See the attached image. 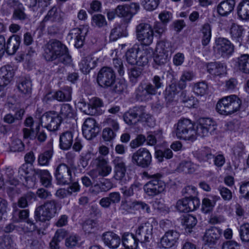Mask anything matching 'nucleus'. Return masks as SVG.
I'll list each match as a JSON object with an SVG mask.
<instances>
[{
	"label": "nucleus",
	"instance_id": "e2e57ef3",
	"mask_svg": "<svg viewBox=\"0 0 249 249\" xmlns=\"http://www.w3.org/2000/svg\"><path fill=\"white\" fill-rule=\"evenodd\" d=\"M214 204L215 203L212 202L210 199L204 198L202 201L201 210L203 213H208L212 211Z\"/></svg>",
	"mask_w": 249,
	"mask_h": 249
},
{
	"label": "nucleus",
	"instance_id": "0e129e2a",
	"mask_svg": "<svg viewBox=\"0 0 249 249\" xmlns=\"http://www.w3.org/2000/svg\"><path fill=\"white\" fill-rule=\"evenodd\" d=\"M142 74V70L139 68H133L130 70L128 73L129 78L130 81L133 83H136L138 78Z\"/></svg>",
	"mask_w": 249,
	"mask_h": 249
},
{
	"label": "nucleus",
	"instance_id": "f704fd0d",
	"mask_svg": "<svg viewBox=\"0 0 249 249\" xmlns=\"http://www.w3.org/2000/svg\"><path fill=\"white\" fill-rule=\"evenodd\" d=\"M75 110L69 104H64L61 105L60 110L58 114L60 118L62 119H71L74 117Z\"/></svg>",
	"mask_w": 249,
	"mask_h": 249
},
{
	"label": "nucleus",
	"instance_id": "58836bf2",
	"mask_svg": "<svg viewBox=\"0 0 249 249\" xmlns=\"http://www.w3.org/2000/svg\"><path fill=\"white\" fill-rule=\"evenodd\" d=\"M116 15L119 17L124 18L126 20L129 21L132 15L129 10V7L127 5H119L115 9Z\"/></svg>",
	"mask_w": 249,
	"mask_h": 249
},
{
	"label": "nucleus",
	"instance_id": "052dcab7",
	"mask_svg": "<svg viewBox=\"0 0 249 249\" xmlns=\"http://www.w3.org/2000/svg\"><path fill=\"white\" fill-rule=\"evenodd\" d=\"M187 213L195 210L199 206L200 201L197 197L187 198Z\"/></svg>",
	"mask_w": 249,
	"mask_h": 249
},
{
	"label": "nucleus",
	"instance_id": "c9c22d12",
	"mask_svg": "<svg viewBox=\"0 0 249 249\" xmlns=\"http://www.w3.org/2000/svg\"><path fill=\"white\" fill-rule=\"evenodd\" d=\"M35 174L39 175L41 184L46 188L52 185V177L48 171L37 170L35 171Z\"/></svg>",
	"mask_w": 249,
	"mask_h": 249
},
{
	"label": "nucleus",
	"instance_id": "c03bdc74",
	"mask_svg": "<svg viewBox=\"0 0 249 249\" xmlns=\"http://www.w3.org/2000/svg\"><path fill=\"white\" fill-rule=\"evenodd\" d=\"M194 76V73L191 71H184L180 78L178 86L179 89H183L186 87V82L192 80Z\"/></svg>",
	"mask_w": 249,
	"mask_h": 249
},
{
	"label": "nucleus",
	"instance_id": "ea45409f",
	"mask_svg": "<svg viewBox=\"0 0 249 249\" xmlns=\"http://www.w3.org/2000/svg\"><path fill=\"white\" fill-rule=\"evenodd\" d=\"M32 82L29 78H23L21 79L18 85V89L19 91L25 94H29L32 91Z\"/></svg>",
	"mask_w": 249,
	"mask_h": 249
},
{
	"label": "nucleus",
	"instance_id": "72a5a7b5",
	"mask_svg": "<svg viewBox=\"0 0 249 249\" xmlns=\"http://www.w3.org/2000/svg\"><path fill=\"white\" fill-rule=\"evenodd\" d=\"M237 65L241 72L249 74V54H243L238 57Z\"/></svg>",
	"mask_w": 249,
	"mask_h": 249
},
{
	"label": "nucleus",
	"instance_id": "c85d7f7f",
	"mask_svg": "<svg viewBox=\"0 0 249 249\" xmlns=\"http://www.w3.org/2000/svg\"><path fill=\"white\" fill-rule=\"evenodd\" d=\"M121 240L125 249H135L137 248L139 242L136 239V235L132 233H124Z\"/></svg>",
	"mask_w": 249,
	"mask_h": 249
},
{
	"label": "nucleus",
	"instance_id": "4be33fe9",
	"mask_svg": "<svg viewBox=\"0 0 249 249\" xmlns=\"http://www.w3.org/2000/svg\"><path fill=\"white\" fill-rule=\"evenodd\" d=\"M87 33L86 28H74L69 33V36L74 42V46L76 48H80L84 44L85 37Z\"/></svg>",
	"mask_w": 249,
	"mask_h": 249
},
{
	"label": "nucleus",
	"instance_id": "864d4df0",
	"mask_svg": "<svg viewBox=\"0 0 249 249\" xmlns=\"http://www.w3.org/2000/svg\"><path fill=\"white\" fill-rule=\"evenodd\" d=\"M124 120L129 125H135L139 122L132 109L124 113Z\"/></svg>",
	"mask_w": 249,
	"mask_h": 249
},
{
	"label": "nucleus",
	"instance_id": "a211bd4d",
	"mask_svg": "<svg viewBox=\"0 0 249 249\" xmlns=\"http://www.w3.org/2000/svg\"><path fill=\"white\" fill-rule=\"evenodd\" d=\"M100 129L95 119L92 118L86 119L82 126L84 136L88 140L95 138L100 132Z\"/></svg>",
	"mask_w": 249,
	"mask_h": 249
},
{
	"label": "nucleus",
	"instance_id": "7ed1b4c3",
	"mask_svg": "<svg viewBox=\"0 0 249 249\" xmlns=\"http://www.w3.org/2000/svg\"><path fill=\"white\" fill-rule=\"evenodd\" d=\"M144 176L150 180L143 186L145 193L149 196L154 197L162 192L165 189V183L161 180L162 177L160 173L149 174L147 172L143 173Z\"/></svg>",
	"mask_w": 249,
	"mask_h": 249
},
{
	"label": "nucleus",
	"instance_id": "0eeeda50",
	"mask_svg": "<svg viewBox=\"0 0 249 249\" xmlns=\"http://www.w3.org/2000/svg\"><path fill=\"white\" fill-rule=\"evenodd\" d=\"M56 202L49 200L37 207L35 211V217L37 220L42 222L49 221L56 213Z\"/></svg>",
	"mask_w": 249,
	"mask_h": 249
},
{
	"label": "nucleus",
	"instance_id": "de8ad7c7",
	"mask_svg": "<svg viewBox=\"0 0 249 249\" xmlns=\"http://www.w3.org/2000/svg\"><path fill=\"white\" fill-rule=\"evenodd\" d=\"M53 155V149L50 148L45 151L44 153L39 155L38 158V162L41 165H47Z\"/></svg>",
	"mask_w": 249,
	"mask_h": 249
},
{
	"label": "nucleus",
	"instance_id": "f8f14e48",
	"mask_svg": "<svg viewBox=\"0 0 249 249\" xmlns=\"http://www.w3.org/2000/svg\"><path fill=\"white\" fill-rule=\"evenodd\" d=\"M61 119L57 112L49 111L44 113L41 118L40 124L50 131L58 130L61 123Z\"/></svg>",
	"mask_w": 249,
	"mask_h": 249
},
{
	"label": "nucleus",
	"instance_id": "cd10ccee",
	"mask_svg": "<svg viewBox=\"0 0 249 249\" xmlns=\"http://www.w3.org/2000/svg\"><path fill=\"white\" fill-rule=\"evenodd\" d=\"M235 4V0H226L221 1L217 6V11L221 16H226L233 10Z\"/></svg>",
	"mask_w": 249,
	"mask_h": 249
},
{
	"label": "nucleus",
	"instance_id": "6ab92c4d",
	"mask_svg": "<svg viewBox=\"0 0 249 249\" xmlns=\"http://www.w3.org/2000/svg\"><path fill=\"white\" fill-rule=\"evenodd\" d=\"M112 163L114 166L113 178L117 180H122L126 172V166L124 158L119 156L115 157Z\"/></svg>",
	"mask_w": 249,
	"mask_h": 249
},
{
	"label": "nucleus",
	"instance_id": "6e6d98bb",
	"mask_svg": "<svg viewBox=\"0 0 249 249\" xmlns=\"http://www.w3.org/2000/svg\"><path fill=\"white\" fill-rule=\"evenodd\" d=\"M77 106L85 114L90 115H95L93 109H90L89 103L87 105L84 100H80L77 103Z\"/></svg>",
	"mask_w": 249,
	"mask_h": 249
},
{
	"label": "nucleus",
	"instance_id": "a19ab883",
	"mask_svg": "<svg viewBox=\"0 0 249 249\" xmlns=\"http://www.w3.org/2000/svg\"><path fill=\"white\" fill-rule=\"evenodd\" d=\"M202 44L203 46L208 45L211 38V28L210 25L207 23L203 25L201 29Z\"/></svg>",
	"mask_w": 249,
	"mask_h": 249
},
{
	"label": "nucleus",
	"instance_id": "4468645a",
	"mask_svg": "<svg viewBox=\"0 0 249 249\" xmlns=\"http://www.w3.org/2000/svg\"><path fill=\"white\" fill-rule=\"evenodd\" d=\"M216 130L215 123L210 118H202L199 120L196 130V136L201 137L213 134Z\"/></svg>",
	"mask_w": 249,
	"mask_h": 249
},
{
	"label": "nucleus",
	"instance_id": "8fccbe9b",
	"mask_svg": "<svg viewBox=\"0 0 249 249\" xmlns=\"http://www.w3.org/2000/svg\"><path fill=\"white\" fill-rule=\"evenodd\" d=\"M173 156V152L169 148L165 149L163 151L158 150L155 151V157L160 162L162 161L164 158L166 159H170Z\"/></svg>",
	"mask_w": 249,
	"mask_h": 249
},
{
	"label": "nucleus",
	"instance_id": "aec40b11",
	"mask_svg": "<svg viewBox=\"0 0 249 249\" xmlns=\"http://www.w3.org/2000/svg\"><path fill=\"white\" fill-rule=\"evenodd\" d=\"M179 237V233L176 231L169 230L166 231L161 238L160 246L164 248H170L174 246Z\"/></svg>",
	"mask_w": 249,
	"mask_h": 249
},
{
	"label": "nucleus",
	"instance_id": "680f3d73",
	"mask_svg": "<svg viewBox=\"0 0 249 249\" xmlns=\"http://www.w3.org/2000/svg\"><path fill=\"white\" fill-rule=\"evenodd\" d=\"M141 2L145 9L152 11L157 7L159 0H141Z\"/></svg>",
	"mask_w": 249,
	"mask_h": 249
},
{
	"label": "nucleus",
	"instance_id": "a18cd8bd",
	"mask_svg": "<svg viewBox=\"0 0 249 249\" xmlns=\"http://www.w3.org/2000/svg\"><path fill=\"white\" fill-rule=\"evenodd\" d=\"M230 34L231 37L236 39L239 45L240 46L242 42V27L235 24H232L230 29Z\"/></svg>",
	"mask_w": 249,
	"mask_h": 249
},
{
	"label": "nucleus",
	"instance_id": "603ef678",
	"mask_svg": "<svg viewBox=\"0 0 249 249\" xmlns=\"http://www.w3.org/2000/svg\"><path fill=\"white\" fill-rule=\"evenodd\" d=\"M103 180L93 186L94 189L98 190V192H107L112 187V183L109 179H104Z\"/></svg>",
	"mask_w": 249,
	"mask_h": 249
},
{
	"label": "nucleus",
	"instance_id": "dca6fc26",
	"mask_svg": "<svg viewBox=\"0 0 249 249\" xmlns=\"http://www.w3.org/2000/svg\"><path fill=\"white\" fill-rule=\"evenodd\" d=\"M97 167V175H94L95 172H90V176L93 178H96L99 176L103 178L108 176L112 171V167L109 164L108 159L103 156H98L95 159Z\"/></svg>",
	"mask_w": 249,
	"mask_h": 249
},
{
	"label": "nucleus",
	"instance_id": "e433bc0d",
	"mask_svg": "<svg viewBox=\"0 0 249 249\" xmlns=\"http://www.w3.org/2000/svg\"><path fill=\"white\" fill-rule=\"evenodd\" d=\"M195 165L189 161H183L178 166L176 170L179 173L191 174L196 171Z\"/></svg>",
	"mask_w": 249,
	"mask_h": 249
},
{
	"label": "nucleus",
	"instance_id": "c756f323",
	"mask_svg": "<svg viewBox=\"0 0 249 249\" xmlns=\"http://www.w3.org/2000/svg\"><path fill=\"white\" fill-rule=\"evenodd\" d=\"M73 142V134L71 131H67L60 135L59 147L62 150L69 149Z\"/></svg>",
	"mask_w": 249,
	"mask_h": 249
},
{
	"label": "nucleus",
	"instance_id": "69168bd1",
	"mask_svg": "<svg viewBox=\"0 0 249 249\" xmlns=\"http://www.w3.org/2000/svg\"><path fill=\"white\" fill-rule=\"evenodd\" d=\"M183 223L186 229H188V231L190 232V229L196 226L197 220L195 216L189 214L184 217Z\"/></svg>",
	"mask_w": 249,
	"mask_h": 249
},
{
	"label": "nucleus",
	"instance_id": "3c124183",
	"mask_svg": "<svg viewBox=\"0 0 249 249\" xmlns=\"http://www.w3.org/2000/svg\"><path fill=\"white\" fill-rule=\"evenodd\" d=\"M0 249H14V242L11 236L9 235H3L0 237Z\"/></svg>",
	"mask_w": 249,
	"mask_h": 249
},
{
	"label": "nucleus",
	"instance_id": "a878e982",
	"mask_svg": "<svg viewBox=\"0 0 249 249\" xmlns=\"http://www.w3.org/2000/svg\"><path fill=\"white\" fill-rule=\"evenodd\" d=\"M21 41L20 36L18 35H13L10 36L6 44L5 50L9 55L14 54L19 48Z\"/></svg>",
	"mask_w": 249,
	"mask_h": 249
},
{
	"label": "nucleus",
	"instance_id": "20e7f679",
	"mask_svg": "<svg viewBox=\"0 0 249 249\" xmlns=\"http://www.w3.org/2000/svg\"><path fill=\"white\" fill-rule=\"evenodd\" d=\"M242 101L235 95L225 97L220 100L216 104V109L221 114L228 115L239 110Z\"/></svg>",
	"mask_w": 249,
	"mask_h": 249
},
{
	"label": "nucleus",
	"instance_id": "7c9ffc66",
	"mask_svg": "<svg viewBox=\"0 0 249 249\" xmlns=\"http://www.w3.org/2000/svg\"><path fill=\"white\" fill-rule=\"evenodd\" d=\"M60 20L61 15L60 11L57 7L53 6L48 12L47 14L41 22V25L44 27L45 26V23L48 22L53 23L59 22Z\"/></svg>",
	"mask_w": 249,
	"mask_h": 249
},
{
	"label": "nucleus",
	"instance_id": "5701e85b",
	"mask_svg": "<svg viewBox=\"0 0 249 249\" xmlns=\"http://www.w3.org/2000/svg\"><path fill=\"white\" fill-rule=\"evenodd\" d=\"M14 75V70L10 65H6L0 69V86L8 85Z\"/></svg>",
	"mask_w": 249,
	"mask_h": 249
},
{
	"label": "nucleus",
	"instance_id": "473e14b6",
	"mask_svg": "<svg viewBox=\"0 0 249 249\" xmlns=\"http://www.w3.org/2000/svg\"><path fill=\"white\" fill-rule=\"evenodd\" d=\"M96 65V60H94L90 56L84 57L79 64L81 71L85 74L88 73Z\"/></svg>",
	"mask_w": 249,
	"mask_h": 249
},
{
	"label": "nucleus",
	"instance_id": "1a4fd4ad",
	"mask_svg": "<svg viewBox=\"0 0 249 249\" xmlns=\"http://www.w3.org/2000/svg\"><path fill=\"white\" fill-rule=\"evenodd\" d=\"M136 36L142 45L148 46L152 42L154 33L152 27L149 24L142 23L136 27Z\"/></svg>",
	"mask_w": 249,
	"mask_h": 249
},
{
	"label": "nucleus",
	"instance_id": "79ce46f5",
	"mask_svg": "<svg viewBox=\"0 0 249 249\" xmlns=\"http://www.w3.org/2000/svg\"><path fill=\"white\" fill-rule=\"evenodd\" d=\"M71 89L67 87L63 90H60L55 93V99L59 101H69L71 100Z\"/></svg>",
	"mask_w": 249,
	"mask_h": 249
},
{
	"label": "nucleus",
	"instance_id": "37998d69",
	"mask_svg": "<svg viewBox=\"0 0 249 249\" xmlns=\"http://www.w3.org/2000/svg\"><path fill=\"white\" fill-rule=\"evenodd\" d=\"M137 118L139 121H146L150 118V115L147 113L145 110V107L144 106H139L134 107L132 109Z\"/></svg>",
	"mask_w": 249,
	"mask_h": 249
},
{
	"label": "nucleus",
	"instance_id": "774afa93",
	"mask_svg": "<svg viewBox=\"0 0 249 249\" xmlns=\"http://www.w3.org/2000/svg\"><path fill=\"white\" fill-rule=\"evenodd\" d=\"M222 198L225 201H229L231 199L232 195L231 191L224 186H219L218 188Z\"/></svg>",
	"mask_w": 249,
	"mask_h": 249
},
{
	"label": "nucleus",
	"instance_id": "f257e3e1",
	"mask_svg": "<svg viewBox=\"0 0 249 249\" xmlns=\"http://www.w3.org/2000/svg\"><path fill=\"white\" fill-rule=\"evenodd\" d=\"M43 56L48 61L58 59L64 65L70 64L71 62L67 47L60 41L55 39L50 40L44 45Z\"/></svg>",
	"mask_w": 249,
	"mask_h": 249
},
{
	"label": "nucleus",
	"instance_id": "2eb2a0df",
	"mask_svg": "<svg viewBox=\"0 0 249 249\" xmlns=\"http://www.w3.org/2000/svg\"><path fill=\"white\" fill-rule=\"evenodd\" d=\"M213 49L223 57H228L233 53L234 46L228 39L219 37L215 39Z\"/></svg>",
	"mask_w": 249,
	"mask_h": 249
},
{
	"label": "nucleus",
	"instance_id": "13d9d810",
	"mask_svg": "<svg viewBox=\"0 0 249 249\" xmlns=\"http://www.w3.org/2000/svg\"><path fill=\"white\" fill-rule=\"evenodd\" d=\"M24 8L22 4H20L18 7L15 8L13 17L14 18L23 20L27 18V16L24 13Z\"/></svg>",
	"mask_w": 249,
	"mask_h": 249
},
{
	"label": "nucleus",
	"instance_id": "2f4dec72",
	"mask_svg": "<svg viewBox=\"0 0 249 249\" xmlns=\"http://www.w3.org/2000/svg\"><path fill=\"white\" fill-rule=\"evenodd\" d=\"M237 14L238 17L242 19H249V0H243L237 6Z\"/></svg>",
	"mask_w": 249,
	"mask_h": 249
},
{
	"label": "nucleus",
	"instance_id": "49530a36",
	"mask_svg": "<svg viewBox=\"0 0 249 249\" xmlns=\"http://www.w3.org/2000/svg\"><path fill=\"white\" fill-rule=\"evenodd\" d=\"M35 198L36 196L34 193L28 192L19 198L18 205L20 208H25L29 203H31L33 200H35Z\"/></svg>",
	"mask_w": 249,
	"mask_h": 249
},
{
	"label": "nucleus",
	"instance_id": "39448f33",
	"mask_svg": "<svg viewBox=\"0 0 249 249\" xmlns=\"http://www.w3.org/2000/svg\"><path fill=\"white\" fill-rule=\"evenodd\" d=\"M176 136L179 139L194 140L196 139V130L194 124L188 119H180L175 125Z\"/></svg>",
	"mask_w": 249,
	"mask_h": 249
},
{
	"label": "nucleus",
	"instance_id": "5fc2aeb1",
	"mask_svg": "<svg viewBox=\"0 0 249 249\" xmlns=\"http://www.w3.org/2000/svg\"><path fill=\"white\" fill-rule=\"evenodd\" d=\"M239 233L243 242H249V224H243L240 227Z\"/></svg>",
	"mask_w": 249,
	"mask_h": 249
},
{
	"label": "nucleus",
	"instance_id": "b1692460",
	"mask_svg": "<svg viewBox=\"0 0 249 249\" xmlns=\"http://www.w3.org/2000/svg\"><path fill=\"white\" fill-rule=\"evenodd\" d=\"M221 232L215 227H212L206 230L203 236V240L208 245H213L220 237Z\"/></svg>",
	"mask_w": 249,
	"mask_h": 249
},
{
	"label": "nucleus",
	"instance_id": "bb28decb",
	"mask_svg": "<svg viewBox=\"0 0 249 249\" xmlns=\"http://www.w3.org/2000/svg\"><path fill=\"white\" fill-rule=\"evenodd\" d=\"M208 71L215 76H220L226 73V65L220 62H211L207 65Z\"/></svg>",
	"mask_w": 249,
	"mask_h": 249
},
{
	"label": "nucleus",
	"instance_id": "4c0bfd02",
	"mask_svg": "<svg viewBox=\"0 0 249 249\" xmlns=\"http://www.w3.org/2000/svg\"><path fill=\"white\" fill-rule=\"evenodd\" d=\"M24 112V110L20 109L16 112L14 116L11 114H7L4 117L3 121L9 124L17 123V124L19 125L21 124L20 120L22 118Z\"/></svg>",
	"mask_w": 249,
	"mask_h": 249
},
{
	"label": "nucleus",
	"instance_id": "423d86ee",
	"mask_svg": "<svg viewBox=\"0 0 249 249\" xmlns=\"http://www.w3.org/2000/svg\"><path fill=\"white\" fill-rule=\"evenodd\" d=\"M170 43L166 41L162 40L158 42L154 53V60L159 66L167 63L171 54Z\"/></svg>",
	"mask_w": 249,
	"mask_h": 249
},
{
	"label": "nucleus",
	"instance_id": "f03ea898",
	"mask_svg": "<svg viewBox=\"0 0 249 249\" xmlns=\"http://www.w3.org/2000/svg\"><path fill=\"white\" fill-rule=\"evenodd\" d=\"M152 82L141 83L139 85L135 91L136 98L141 101H147L152 99V96L157 93V90L163 87L162 78L158 75H155L152 78Z\"/></svg>",
	"mask_w": 249,
	"mask_h": 249
},
{
	"label": "nucleus",
	"instance_id": "ddd939ff",
	"mask_svg": "<svg viewBox=\"0 0 249 249\" xmlns=\"http://www.w3.org/2000/svg\"><path fill=\"white\" fill-rule=\"evenodd\" d=\"M54 176L58 184H69L72 181L71 168L65 163H60L55 168Z\"/></svg>",
	"mask_w": 249,
	"mask_h": 249
},
{
	"label": "nucleus",
	"instance_id": "bf43d9fd",
	"mask_svg": "<svg viewBox=\"0 0 249 249\" xmlns=\"http://www.w3.org/2000/svg\"><path fill=\"white\" fill-rule=\"evenodd\" d=\"M92 23L93 25L98 27H102L107 25L106 19L101 14L94 15L92 18Z\"/></svg>",
	"mask_w": 249,
	"mask_h": 249
},
{
	"label": "nucleus",
	"instance_id": "9b49d317",
	"mask_svg": "<svg viewBox=\"0 0 249 249\" xmlns=\"http://www.w3.org/2000/svg\"><path fill=\"white\" fill-rule=\"evenodd\" d=\"M131 161L142 168H147L151 164L152 156L147 149L141 148L132 154Z\"/></svg>",
	"mask_w": 249,
	"mask_h": 249
},
{
	"label": "nucleus",
	"instance_id": "9d476101",
	"mask_svg": "<svg viewBox=\"0 0 249 249\" xmlns=\"http://www.w3.org/2000/svg\"><path fill=\"white\" fill-rule=\"evenodd\" d=\"M116 74L113 69L110 67H104L99 71L97 76L98 85L103 88L112 86L115 82Z\"/></svg>",
	"mask_w": 249,
	"mask_h": 249
},
{
	"label": "nucleus",
	"instance_id": "338daca9",
	"mask_svg": "<svg viewBox=\"0 0 249 249\" xmlns=\"http://www.w3.org/2000/svg\"><path fill=\"white\" fill-rule=\"evenodd\" d=\"M112 65L114 68L117 71L120 75H123L124 72V68L123 61L121 58H115L113 59Z\"/></svg>",
	"mask_w": 249,
	"mask_h": 249
},
{
	"label": "nucleus",
	"instance_id": "4d7b16f0",
	"mask_svg": "<svg viewBox=\"0 0 249 249\" xmlns=\"http://www.w3.org/2000/svg\"><path fill=\"white\" fill-rule=\"evenodd\" d=\"M180 98L183 103L187 104V106L188 107H194L196 105L195 98L192 96L188 95L186 91L181 92Z\"/></svg>",
	"mask_w": 249,
	"mask_h": 249
},
{
	"label": "nucleus",
	"instance_id": "412c9836",
	"mask_svg": "<svg viewBox=\"0 0 249 249\" xmlns=\"http://www.w3.org/2000/svg\"><path fill=\"white\" fill-rule=\"evenodd\" d=\"M105 245L110 249L118 248L121 243V238L119 235L112 231H107L102 236Z\"/></svg>",
	"mask_w": 249,
	"mask_h": 249
},
{
	"label": "nucleus",
	"instance_id": "09e8293b",
	"mask_svg": "<svg viewBox=\"0 0 249 249\" xmlns=\"http://www.w3.org/2000/svg\"><path fill=\"white\" fill-rule=\"evenodd\" d=\"M208 87L206 82H199L195 83L193 87V91L197 95L203 96L206 93Z\"/></svg>",
	"mask_w": 249,
	"mask_h": 249
},
{
	"label": "nucleus",
	"instance_id": "6e6552de",
	"mask_svg": "<svg viewBox=\"0 0 249 249\" xmlns=\"http://www.w3.org/2000/svg\"><path fill=\"white\" fill-rule=\"evenodd\" d=\"M148 54L147 50L133 48L126 52L125 56L126 61L129 64L144 66L148 62Z\"/></svg>",
	"mask_w": 249,
	"mask_h": 249
},
{
	"label": "nucleus",
	"instance_id": "393cba45",
	"mask_svg": "<svg viewBox=\"0 0 249 249\" xmlns=\"http://www.w3.org/2000/svg\"><path fill=\"white\" fill-rule=\"evenodd\" d=\"M179 91L176 84L174 83L166 88L165 98L167 105L169 106L171 103L176 102L178 100Z\"/></svg>",
	"mask_w": 249,
	"mask_h": 249
},
{
	"label": "nucleus",
	"instance_id": "f3484780",
	"mask_svg": "<svg viewBox=\"0 0 249 249\" xmlns=\"http://www.w3.org/2000/svg\"><path fill=\"white\" fill-rule=\"evenodd\" d=\"M152 234L153 226L149 223L139 226L135 233L136 239L142 244L149 242L152 239Z\"/></svg>",
	"mask_w": 249,
	"mask_h": 249
}]
</instances>
